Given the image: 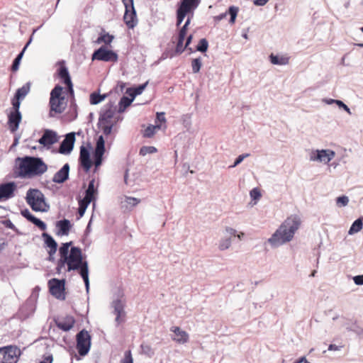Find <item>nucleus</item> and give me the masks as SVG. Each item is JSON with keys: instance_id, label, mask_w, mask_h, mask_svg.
<instances>
[{"instance_id": "nucleus-1", "label": "nucleus", "mask_w": 363, "mask_h": 363, "mask_svg": "<svg viewBox=\"0 0 363 363\" xmlns=\"http://www.w3.org/2000/svg\"><path fill=\"white\" fill-rule=\"evenodd\" d=\"M16 167L14 168V174L21 178H31L34 176H40L44 174L48 166L42 158L32 156L17 157L15 160Z\"/></svg>"}, {"instance_id": "nucleus-2", "label": "nucleus", "mask_w": 363, "mask_h": 363, "mask_svg": "<svg viewBox=\"0 0 363 363\" xmlns=\"http://www.w3.org/2000/svg\"><path fill=\"white\" fill-rule=\"evenodd\" d=\"M300 225L301 220L298 216L294 215L288 217L268 239V242L272 247H277L291 241Z\"/></svg>"}, {"instance_id": "nucleus-3", "label": "nucleus", "mask_w": 363, "mask_h": 363, "mask_svg": "<svg viewBox=\"0 0 363 363\" xmlns=\"http://www.w3.org/2000/svg\"><path fill=\"white\" fill-rule=\"evenodd\" d=\"M67 261V271H78L88 293L89 291V265L88 262L83 259L82 250L79 247L72 246Z\"/></svg>"}, {"instance_id": "nucleus-4", "label": "nucleus", "mask_w": 363, "mask_h": 363, "mask_svg": "<svg viewBox=\"0 0 363 363\" xmlns=\"http://www.w3.org/2000/svg\"><path fill=\"white\" fill-rule=\"evenodd\" d=\"M26 201L35 212H48L50 209L44 194L38 189H29L26 192Z\"/></svg>"}, {"instance_id": "nucleus-5", "label": "nucleus", "mask_w": 363, "mask_h": 363, "mask_svg": "<svg viewBox=\"0 0 363 363\" xmlns=\"http://www.w3.org/2000/svg\"><path fill=\"white\" fill-rule=\"evenodd\" d=\"M62 91L63 87L59 84L55 85L50 91L49 116L51 118L55 117V113H63L65 109L64 106L65 96H62Z\"/></svg>"}, {"instance_id": "nucleus-6", "label": "nucleus", "mask_w": 363, "mask_h": 363, "mask_svg": "<svg viewBox=\"0 0 363 363\" xmlns=\"http://www.w3.org/2000/svg\"><path fill=\"white\" fill-rule=\"evenodd\" d=\"M124 7L125 12L123 15V21L129 29H133L138 23L136 10L134 6L133 0H121Z\"/></svg>"}, {"instance_id": "nucleus-7", "label": "nucleus", "mask_w": 363, "mask_h": 363, "mask_svg": "<svg viewBox=\"0 0 363 363\" xmlns=\"http://www.w3.org/2000/svg\"><path fill=\"white\" fill-rule=\"evenodd\" d=\"M77 350L80 356L86 355L91 348V336L86 329L81 330L76 335Z\"/></svg>"}, {"instance_id": "nucleus-8", "label": "nucleus", "mask_w": 363, "mask_h": 363, "mask_svg": "<svg viewBox=\"0 0 363 363\" xmlns=\"http://www.w3.org/2000/svg\"><path fill=\"white\" fill-rule=\"evenodd\" d=\"M21 350L16 346L0 347V363H16Z\"/></svg>"}, {"instance_id": "nucleus-9", "label": "nucleus", "mask_w": 363, "mask_h": 363, "mask_svg": "<svg viewBox=\"0 0 363 363\" xmlns=\"http://www.w3.org/2000/svg\"><path fill=\"white\" fill-rule=\"evenodd\" d=\"M48 284L52 296L60 300L65 299V279L52 278L48 281Z\"/></svg>"}, {"instance_id": "nucleus-10", "label": "nucleus", "mask_w": 363, "mask_h": 363, "mask_svg": "<svg viewBox=\"0 0 363 363\" xmlns=\"http://www.w3.org/2000/svg\"><path fill=\"white\" fill-rule=\"evenodd\" d=\"M118 54L113 50L107 49L105 46H101L95 50L91 55V60L103 62H117Z\"/></svg>"}, {"instance_id": "nucleus-11", "label": "nucleus", "mask_w": 363, "mask_h": 363, "mask_svg": "<svg viewBox=\"0 0 363 363\" xmlns=\"http://www.w3.org/2000/svg\"><path fill=\"white\" fill-rule=\"evenodd\" d=\"M99 182H96L95 178H92L89 180L88 186L84 192V196L83 199L87 200L89 202L93 203V207L96 206V201L99 194Z\"/></svg>"}, {"instance_id": "nucleus-12", "label": "nucleus", "mask_w": 363, "mask_h": 363, "mask_svg": "<svg viewBox=\"0 0 363 363\" xmlns=\"http://www.w3.org/2000/svg\"><path fill=\"white\" fill-rule=\"evenodd\" d=\"M59 140V136L56 131L51 129H44L42 136L38 139L39 144L47 148H50L53 144Z\"/></svg>"}, {"instance_id": "nucleus-13", "label": "nucleus", "mask_w": 363, "mask_h": 363, "mask_svg": "<svg viewBox=\"0 0 363 363\" xmlns=\"http://www.w3.org/2000/svg\"><path fill=\"white\" fill-rule=\"evenodd\" d=\"M335 155V152L331 150H316L311 153L310 160L327 164L333 160Z\"/></svg>"}, {"instance_id": "nucleus-14", "label": "nucleus", "mask_w": 363, "mask_h": 363, "mask_svg": "<svg viewBox=\"0 0 363 363\" xmlns=\"http://www.w3.org/2000/svg\"><path fill=\"white\" fill-rule=\"evenodd\" d=\"M75 142V133L71 132L66 134L58 148V152L62 155H69L74 148Z\"/></svg>"}, {"instance_id": "nucleus-15", "label": "nucleus", "mask_w": 363, "mask_h": 363, "mask_svg": "<svg viewBox=\"0 0 363 363\" xmlns=\"http://www.w3.org/2000/svg\"><path fill=\"white\" fill-rule=\"evenodd\" d=\"M115 113L113 104L111 102L108 103L100 111L98 125H101L105 123H111Z\"/></svg>"}, {"instance_id": "nucleus-16", "label": "nucleus", "mask_w": 363, "mask_h": 363, "mask_svg": "<svg viewBox=\"0 0 363 363\" xmlns=\"http://www.w3.org/2000/svg\"><path fill=\"white\" fill-rule=\"evenodd\" d=\"M90 146H89V147H86L84 145L80 147L79 162L86 172L90 170L92 165V162L90 158Z\"/></svg>"}, {"instance_id": "nucleus-17", "label": "nucleus", "mask_w": 363, "mask_h": 363, "mask_svg": "<svg viewBox=\"0 0 363 363\" xmlns=\"http://www.w3.org/2000/svg\"><path fill=\"white\" fill-rule=\"evenodd\" d=\"M111 306L113 308V313L116 315V323L118 325L125 321V305L121 299L117 298L113 301Z\"/></svg>"}, {"instance_id": "nucleus-18", "label": "nucleus", "mask_w": 363, "mask_h": 363, "mask_svg": "<svg viewBox=\"0 0 363 363\" xmlns=\"http://www.w3.org/2000/svg\"><path fill=\"white\" fill-rule=\"evenodd\" d=\"M16 185L13 182L2 183L0 184V201L7 200L14 196Z\"/></svg>"}, {"instance_id": "nucleus-19", "label": "nucleus", "mask_w": 363, "mask_h": 363, "mask_svg": "<svg viewBox=\"0 0 363 363\" xmlns=\"http://www.w3.org/2000/svg\"><path fill=\"white\" fill-rule=\"evenodd\" d=\"M21 120L22 115L21 111H10L8 114V125L11 133H14L18 129Z\"/></svg>"}, {"instance_id": "nucleus-20", "label": "nucleus", "mask_w": 363, "mask_h": 363, "mask_svg": "<svg viewBox=\"0 0 363 363\" xmlns=\"http://www.w3.org/2000/svg\"><path fill=\"white\" fill-rule=\"evenodd\" d=\"M69 164L65 163L62 168L58 170L53 176L52 181L56 184H63L69 179Z\"/></svg>"}, {"instance_id": "nucleus-21", "label": "nucleus", "mask_w": 363, "mask_h": 363, "mask_svg": "<svg viewBox=\"0 0 363 363\" xmlns=\"http://www.w3.org/2000/svg\"><path fill=\"white\" fill-rule=\"evenodd\" d=\"M23 217L26 218L29 222L34 224L41 230H45L47 228L46 223L41 220L40 218H38L34 215H33L28 208H25L21 212Z\"/></svg>"}, {"instance_id": "nucleus-22", "label": "nucleus", "mask_w": 363, "mask_h": 363, "mask_svg": "<svg viewBox=\"0 0 363 363\" xmlns=\"http://www.w3.org/2000/svg\"><path fill=\"white\" fill-rule=\"evenodd\" d=\"M55 323L59 329L67 332L73 328L75 323V319L72 315H67L55 320Z\"/></svg>"}, {"instance_id": "nucleus-23", "label": "nucleus", "mask_w": 363, "mask_h": 363, "mask_svg": "<svg viewBox=\"0 0 363 363\" xmlns=\"http://www.w3.org/2000/svg\"><path fill=\"white\" fill-rule=\"evenodd\" d=\"M238 13V8L234 6H231L228 8V11L222 13L216 16H214L213 19L216 23H218L221 20L226 18L227 15L230 16L229 23L233 24L235 22L236 17Z\"/></svg>"}, {"instance_id": "nucleus-24", "label": "nucleus", "mask_w": 363, "mask_h": 363, "mask_svg": "<svg viewBox=\"0 0 363 363\" xmlns=\"http://www.w3.org/2000/svg\"><path fill=\"white\" fill-rule=\"evenodd\" d=\"M72 227L69 220L64 218L56 222V228H57V235H68Z\"/></svg>"}, {"instance_id": "nucleus-25", "label": "nucleus", "mask_w": 363, "mask_h": 363, "mask_svg": "<svg viewBox=\"0 0 363 363\" xmlns=\"http://www.w3.org/2000/svg\"><path fill=\"white\" fill-rule=\"evenodd\" d=\"M171 331L176 335V337H174L173 340L177 343L184 344L189 341V334L186 331L182 330L179 327H172Z\"/></svg>"}, {"instance_id": "nucleus-26", "label": "nucleus", "mask_w": 363, "mask_h": 363, "mask_svg": "<svg viewBox=\"0 0 363 363\" xmlns=\"http://www.w3.org/2000/svg\"><path fill=\"white\" fill-rule=\"evenodd\" d=\"M57 75L65 84L67 83L71 84L72 79L69 72L67 67L65 66L64 61L60 62V67L57 69Z\"/></svg>"}, {"instance_id": "nucleus-27", "label": "nucleus", "mask_w": 363, "mask_h": 363, "mask_svg": "<svg viewBox=\"0 0 363 363\" xmlns=\"http://www.w3.org/2000/svg\"><path fill=\"white\" fill-rule=\"evenodd\" d=\"M42 238H43L45 246L49 248L48 251H51L52 253H55L57 250V243L55 240L48 233H43Z\"/></svg>"}, {"instance_id": "nucleus-28", "label": "nucleus", "mask_w": 363, "mask_h": 363, "mask_svg": "<svg viewBox=\"0 0 363 363\" xmlns=\"http://www.w3.org/2000/svg\"><path fill=\"white\" fill-rule=\"evenodd\" d=\"M201 0H182L179 6L186 9L193 16L194 11L199 6Z\"/></svg>"}, {"instance_id": "nucleus-29", "label": "nucleus", "mask_w": 363, "mask_h": 363, "mask_svg": "<svg viewBox=\"0 0 363 363\" xmlns=\"http://www.w3.org/2000/svg\"><path fill=\"white\" fill-rule=\"evenodd\" d=\"M147 84L148 81L144 84H139L137 86L128 88L126 90V94H128L131 98L134 99L137 96L141 94L143 92Z\"/></svg>"}, {"instance_id": "nucleus-30", "label": "nucleus", "mask_w": 363, "mask_h": 363, "mask_svg": "<svg viewBox=\"0 0 363 363\" xmlns=\"http://www.w3.org/2000/svg\"><path fill=\"white\" fill-rule=\"evenodd\" d=\"M31 83L30 82H26L23 86L18 88L14 94V97L23 100L26 95L29 93L30 89Z\"/></svg>"}, {"instance_id": "nucleus-31", "label": "nucleus", "mask_w": 363, "mask_h": 363, "mask_svg": "<svg viewBox=\"0 0 363 363\" xmlns=\"http://www.w3.org/2000/svg\"><path fill=\"white\" fill-rule=\"evenodd\" d=\"M133 99L130 96H123L118 103V113H123L132 104Z\"/></svg>"}, {"instance_id": "nucleus-32", "label": "nucleus", "mask_w": 363, "mask_h": 363, "mask_svg": "<svg viewBox=\"0 0 363 363\" xmlns=\"http://www.w3.org/2000/svg\"><path fill=\"white\" fill-rule=\"evenodd\" d=\"M363 227V217H360L357 219H356L352 224L351 225L348 234L349 235H354V233H357L359 232Z\"/></svg>"}, {"instance_id": "nucleus-33", "label": "nucleus", "mask_w": 363, "mask_h": 363, "mask_svg": "<svg viewBox=\"0 0 363 363\" xmlns=\"http://www.w3.org/2000/svg\"><path fill=\"white\" fill-rule=\"evenodd\" d=\"M270 62L277 65H285L289 63V58L284 56H279L274 54L269 55Z\"/></svg>"}, {"instance_id": "nucleus-34", "label": "nucleus", "mask_w": 363, "mask_h": 363, "mask_svg": "<svg viewBox=\"0 0 363 363\" xmlns=\"http://www.w3.org/2000/svg\"><path fill=\"white\" fill-rule=\"evenodd\" d=\"M91 203V202H89L87 200H84V199H81L79 200V208L77 218V220H79L84 216L87 207Z\"/></svg>"}, {"instance_id": "nucleus-35", "label": "nucleus", "mask_w": 363, "mask_h": 363, "mask_svg": "<svg viewBox=\"0 0 363 363\" xmlns=\"http://www.w3.org/2000/svg\"><path fill=\"white\" fill-rule=\"evenodd\" d=\"M107 96V94H100L99 92L94 91L89 96V102L91 105H96L103 101Z\"/></svg>"}, {"instance_id": "nucleus-36", "label": "nucleus", "mask_w": 363, "mask_h": 363, "mask_svg": "<svg viewBox=\"0 0 363 363\" xmlns=\"http://www.w3.org/2000/svg\"><path fill=\"white\" fill-rule=\"evenodd\" d=\"M160 124L149 125L143 131V135L144 138H150L155 133L156 129H160Z\"/></svg>"}, {"instance_id": "nucleus-37", "label": "nucleus", "mask_w": 363, "mask_h": 363, "mask_svg": "<svg viewBox=\"0 0 363 363\" xmlns=\"http://www.w3.org/2000/svg\"><path fill=\"white\" fill-rule=\"evenodd\" d=\"M72 245V242H64L61 245V246L59 248V254L61 258L67 259V257L69 256V248Z\"/></svg>"}, {"instance_id": "nucleus-38", "label": "nucleus", "mask_w": 363, "mask_h": 363, "mask_svg": "<svg viewBox=\"0 0 363 363\" xmlns=\"http://www.w3.org/2000/svg\"><path fill=\"white\" fill-rule=\"evenodd\" d=\"M104 152H105V151L94 150V153H93V159H94V163L96 169L101 165L102 160H103V155H104Z\"/></svg>"}, {"instance_id": "nucleus-39", "label": "nucleus", "mask_w": 363, "mask_h": 363, "mask_svg": "<svg viewBox=\"0 0 363 363\" xmlns=\"http://www.w3.org/2000/svg\"><path fill=\"white\" fill-rule=\"evenodd\" d=\"M77 109H78V107L75 102V99L71 100L69 110L68 111L69 120L71 121H74L77 118V115H78Z\"/></svg>"}, {"instance_id": "nucleus-40", "label": "nucleus", "mask_w": 363, "mask_h": 363, "mask_svg": "<svg viewBox=\"0 0 363 363\" xmlns=\"http://www.w3.org/2000/svg\"><path fill=\"white\" fill-rule=\"evenodd\" d=\"M189 13H190L188 12L186 9H184L182 7L179 6V7L177 10V27L180 26V25L182 24L184 18Z\"/></svg>"}, {"instance_id": "nucleus-41", "label": "nucleus", "mask_w": 363, "mask_h": 363, "mask_svg": "<svg viewBox=\"0 0 363 363\" xmlns=\"http://www.w3.org/2000/svg\"><path fill=\"white\" fill-rule=\"evenodd\" d=\"M24 53V50H21L13 60L12 65L11 66V70L12 72H16L18 69L21 61L23 57Z\"/></svg>"}, {"instance_id": "nucleus-42", "label": "nucleus", "mask_w": 363, "mask_h": 363, "mask_svg": "<svg viewBox=\"0 0 363 363\" xmlns=\"http://www.w3.org/2000/svg\"><path fill=\"white\" fill-rule=\"evenodd\" d=\"M113 38L114 36L109 33L101 34L96 42L97 43H104L106 45H110Z\"/></svg>"}, {"instance_id": "nucleus-43", "label": "nucleus", "mask_w": 363, "mask_h": 363, "mask_svg": "<svg viewBox=\"0 0 363 363\" xmlns=\"http://www.w3.org/2000/svg\"><path fill=\"white\" fill-rule=\"evenodd\" d=\"M208 42L206 38H201L198 45H196V50L202 53L206 52L208 50Z\"/></svg>"}, {"instance_id": "nucleus-44", "label": "nucleus", "mask_w": 363, "mask_h": 363, "mask_svg": "<svg viewBox=\"0 0 363 363\" xmlns=\"http://www.w3.org/2000/svg\"><path fill=\"white\" fill-rule=\"evenodd\" d=\"M202 66L201 58L197 57L191 60L192 72L196 74L199 72Z\"/></svg>"}, {"instance_id": "nucleus-45", "label": "nucleus", "mask_w": 363, "mask_h": 363, "mask_svg": "<svg viewBox=\"0 0 363 363\" xmlns=\"http://www.w3.org/2000/svg\"><path fill=\"white\" fill-rule=\"evenodd\" d=\"M185 38H181L177 37V43L174 50V53H177L178 55L182 54L185 49L187 48L186 45H184V40Z\"/></svg>"}, {"instance_id": "nucleus-46", "label": "nucleus", "mask_w": 363, "mask_h": 363, "mask_svg": "<svg viewBox=\"0 0 363 363\" xmlns=\"http://www.w3.org/2000/svg\"><path fill=\"white\" fill-rule=\"evenodd\" d=\"M140 348H141L142 353L148 356L149 357H152L155 354L153 349L148 344H145V343L141 344Z\"/></svg>"}, {"instance_id": "nucleus-47", "label": "nucleus", "mask_w": 363, "mask_h": 363, "mask_svg": "<svg viewBox=\"0 0 363 363\" xmlns=\"http://www.w3.org/2000/svg\"><path fill=\"white\" fill-rule=\"evenodd\" d=\"M157 151V148L154 146H143L140 149V155L145 156L147 154H152Z\"/></svg>"}, {"instance_id": "nucleus-48", "label": "nucleus", "mask_w": 363, "mask_h": 363, "mask_svg": "<svg viewBox=\"0 0 363 363\" xmlns=\"http://www.w3.org/2000/svg\"><path fill=\"white\" fill-rule=\"evenodd\" d=\"M98 126H99V128L101 129L104 135L107 137L112 132V129H113V123H105L104 125H98Z\"/></svg>"}, {"instance_id": "nucleus-49", "label": "nucleus", "mask_w": 363, "mask_h": 363, "mask_svg": "<svg viewBox=\"0 0 363 363\" xmlns=\"http://www.w3.org/2000/svg\"><path fill=\"white\" fill-rule=\"evenodd\" d=\"M230 245H231V238L228 237V238H223L220 241L218 247L220 250H225L228 249L230 247Z\"/></svg>"}, {"instance_id": "nucleus-50", "label": "nucleus", "mask_w": 363, "mask_h": 363, "mask_svg": "<svg viewBox=\"0 0 363 363\" xmlns=\"http://www.w3.org/2000/svg\"><path fill=\"white\" fill-rule=\"evenodd\" d=\"M1 223L6 228L13 230L17 234H20L18 229L15 226L10 219H6L1 221Z\"/></svg>"}, {"instance_id": "nucleus-51", "label": "nucleus", "mask_w": 363, "mask_h": 363, "mask_svg": "<svg viewBox=\"0 0 363 363\" xmlns=\"http://www.w3.org/2000/svg\"><path fill=\"white\" fill-rule=\"evenodd\" d=\"M95 150L105 151V140L104 136L99 135L96 140Z\"/></svg>"}, {"instance_id": "nucleus-52", "label": "nucleus", "mask_w": 363, "mask_h": 363, "mask_svg": "<svg viewBox=\"0 0 363 363\" xmlns=\"http://www.w3.org/2000/svg\"><path fill=\"white\" fill-rule=\"evenodd\" d=\"M349 203V198L347 196L342 195L336 199V203L340 207L346 206Z\"/></svg>"}, {"instance_id": "nucleus-53", "label": "nucleus", "mask_w": 363, "mask_h": 363, "mask_svg": "<svg viewBox=\"0 0 363 363\" xmlns=\"http://www.w3.org/2000/svg\"><path fill=\"white\" fill-rule=\"evenodd\" d=\"M21 101L22 100L13 96V99H11L12 110L11 111H16V112L20 111L19 109H20Z\"/></svg>"}, {"instance_id": "nucleus-54", "label": "nucleus", "mask_w": 363, "mask_h": 363, "mask_svg": "<svg viewBox=\"0 0 363 363\" xmlns=\"http://www.w3.org/2000/svg\"><path fill=\"white\" fill-rule=\"evenodd\" d=\"M250 155L249 153H245V154H242V155H240L235 160V162L234 163L230 165L229 167L230 168H234L236 166H238V164H240L243 160L244 159H245L246 157H248Z\"/></svg>"}, {"instance_id": "nucleus-55", "label": "nucleus", "mask_w": 363, "mask_h": 363, "mask_svg": "<svg viewBox=\"0 0 363 363\" xmlns=\"http://www.w3.org/2000/svg\"><path fill=\"white\" fill-rule=\"evenodd\" d=\"M125 201L127 203L128 205H129L131 207H133L140 202V199L135 197L126 196Z\"/></svg>"}, {"instance_id": "nucleus-56", "label": "nucleus", "mask_w": 363, "mask_h": 363, "mask_svg": "<svg viewBox=\"0 0 363 363\" xmlns=\"http://www.w3.org/2000/svg\"><path fill=\"white\" fill-rule=\"evenodd\" d=\"M121 363H133L130 350L125 352L124 357L121 359Z\"/></svg>"}, {"instance_id": "nucleus-57", "label": "nucleus", "mask_w": 363, "mask_h": 363, "mask_svg": "<svg viewBox=\"0 0 363 363\" xmlns=\"http://www.w3.org/2000/svg\"><path fill=\"white\" fill-rule=\"evenodd\" d=\"M65 264L67 265V259H64V258H60L57 261V267H56V271H57V274H60L61 273V269L62 268H63Z\"/></svg>"}, {"instance_id": "nucleus-58", "label": "nucleus", "mask_w": 363, "mask_h": 363, "mask_svg": "<svg viewBox=\"0 0 363 363\" xmlns=\"http://www.w3.org/2000/svg\"><path fill=\"white\" fill-rule=\"evenodd\" d=\"M250 195L253 200H258L262 196L261 192L257 188L252 189L250 192Z\"/></svg>"}, {"instance_id": "nucleus-59", "label": "nucleus", "mask_w": 363, "mask_h": 363, "mask_svg": "<svg viewBox=\"0 0 363 363\" xmlns=\"http://www.w3.org/2000/svg\"><path fill=\"white\" fill-rule=\"evenodd\" d=\"M177 55H178L177 53H174V50L173 49H169V50H165L162 53V57L163 59H166V58L172 59V58L174 57Z\"/></svg>"}, {"instance_id": "nucleus-60", "label": "nucleus", "mask_w": 363, "mask_h": 363, "mask_svg": "<svg viewBox=\"0 0 363 363\" xmlns=\"http://www.w3.org/2000/svg\"><path fill=\"white\" fill-rule=\"evenodd\" d=\"M165 113L164 112H157L156 114L155 118V124H158V123H165Z\"/></svg>"}, {"instance_id": "nucleus-61", "label": "nucleus", "mask_w": 363, "mask_h": 363, "mask_svg": "<svg viewBox=\"0 0 363 363\" xmlns=\"http://www.w3.org/2000/svg\"><path fill=\"white\" fill-rule=\"evenodd\" d=\"M337 106L340 108H342L344 111H345L347 113H348L350 115L352 114L351 111H350V108L347 106V105H346L341 100H339L337 102Z\"/></svg>"}, {"instance_id": "nucleus-62", "label": "nucleus", "mask_w": 363, "mask_h": 363, "mask_svg": "<svg viewBox=\"0 0 363 363\" xmlns=\"http://www.w3.org/2000/svg\"><path fill=\"white\" fill-rule=\"evenodd\" d=\"M353 281L356 285H363V274L354 276L353 277Z\"/></svg>"}, {"instance_id": "nucleus-63", "label": "nucleus", "mask_w": 363, "mask_h": 363, "mask_svg": "<svg viewBox=\"0 0 363 363\" xmlns=\"http://www.w3.org/2000/svg\"><path fill=\"white\" fill-rule=\"evenodd\" d=\"M188 27L182 26L178 33V37L181 38H185L186 35Z\"/></svg>"}, {"instance_id": "nucleus-64", "label": "nucleus", "mask_w": 363, "mask_h": 363, "mask_svg": "<svg viewBox=\"0 0 363 363\" xmlns=\"http://www.w3.org/2000/svg\"><path fill=\"white\" fill-rule=\"evenodd\" d=\"M53 361L52 354H50L44 357V359L40 363H52Z\"/></svg>"}]
</instances>
